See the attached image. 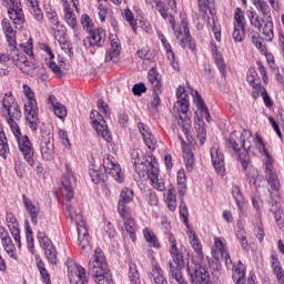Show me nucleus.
<instances>
[{
    "instance_id": "393cba45",
    "label": "nucleus",
    "mask_w": 284,
    "mask_h": 284,
    "mask_svg": "<svg viewBox=\"0 0 284 284\" xmlns=\"http://www.w3.org/2000/svg\"><path fill=\"white\" fill-rule=\"evenodd\" d=\"M211 159L213 161V168L215 169V172H217V174H224L225 155H223V152H221V149L217 146V144H214L211 148Z\"/></svg>"
},
{
    "instance_id": "6ab92c4d",
    "label": "nucleus",
    "mask_w": 284,
    "mask_h": 284,
    "mask_svg": "<svg viewBox=\"0 0 284 284\" xmlns=\"http://www.w3.org/2000/svg\"><path fill=\"white\" fill-rule=\"evenodd\" d=\"M38 241L43 248L49 263L57 265V248L54 247V244H52V241H50V237H48L44 232L39 231Z\"/></svg>"
},
{
    "instance_id": "c756f323",
    "label": "nucleus",
    "mask_w": 284,
    "mask_h": 284,
    "mask_svg": "<svg viewBox=\"0 0 284 284\" xmlns=\"http://www.w3.org/2000/svg\"><path fill=\"white\" fill-rule=\"evenodd\" d=\"M22 201H23V205L28 212V215L31 219V222L33 223V225H37L38 221H39V213L41 212V210L39 209V206L34 203H32V200L28 199V196H26V194L22 195Z\"/></svg>"
},
{
    "instance_id": "ea45409f",
    "label": "nucleus",
    "mask_w": 284,
    "mask_h": 284,
    "mask_svg": "<svg viewBox=\"0 0 284 284\" xmlns=\"http://www.w3.org/2000/svg\"><path fill=\"white\" fill-rule=\"evenodd\" d=\"M254 225V234L260 243H263V239H265V231H263V222L261 221V214L255 215L253 219Z\"/></svg>"
},
{
    "instance_id": "4be33fe9",
    "label": "nucleus",
    "mask_w": 284,
    "mask_h": 284,
    "mask_svg": "<svg viewBox=\"0 0 284 284\" xmlns=\"http://www.w3.org/2000/svg\"><path fill=\"white\" fill-rule=\"evenodd\" d=\"M148 80L151 83V88L153 89V92L155 94L153 100L151 101V105L156 108V105L161 103V99L159 98V94H161V85H162L161 75L159 74V72H156L154 68H152L151 70H149Z\"/></svg>"
},
{
    "instance_id": "13d9d810",
    "label": "nucleus",
    "mask_w": 284,
    "mask_h": 284,
    "mask_svg": "<svg viewBox=\"0 0 284 284\" xmlns=\"http://www.w3.org/2000/svg\"><path fill=\"white\" fill-rule=\"evenodd\" d=\"M195 132H196L197 141L200 142V145H203L205 143V136H207L205 126L197 124L195 126Z\"/></svg>"
},
{
    "instance_id": "dca6fc26",
    "label": "nucleus",
    "mask_w": 284,
    "mask_h": 284,
    "mask_svg": "<svg viewBox=\"0 0 284 284\" xmlns=\"http://www.w3.org/2000/svg\"><path fill=\"white\" fill-rule=\"evenodd\" d=\"M102 166L104 172L110 174V176H112L116 183H123V181H125L123 172H121V165H119L116 158L110 154L104 155Z\"/></svg>"
},
{
    "instance_id": "7ed1b4c3",
    "label": "nucleus",
    "mask_w": 284,
    "mask_h": 284,
    "mask_svg": "<svg viewBox=\"0 0 284 284\" xmlns=\"http://www.w3.org/2000/svg\"><path fill=\"white\" fill-rule=\"evenodd\" d=\"M146 3H155L156 10H159L161 17L163 19H169V23L172 27V30L174 32V37L180 41L181 48H189L194 52L196 50V44L194 43V40H192V36L190 34V28L187 27V16L185 13H180L181 18V26L176 24L174 22V18L168 13V10L163 7V2L159 0H145Z\"/></svg>"
},
{
    "instance_id": "7c9ffc66",
    "label": "nucleus",
    "mask_w": 284,
    "mask_h": 284,
    "mask_svg": "<svg viewBox=\"0 0 284 284\" xmlns=\"http://www.w3.org/2000/svg\"><path fill=\"white\" fill-rule=\"evenodd\" d=\"M123 219L124 230L130 235V239L133 243H136V222L130 214V211H126L125 215H120Z\"/></svg>"
},
{
    "instance_id": "49530a36",
    "label": "nucleus",
    "mask_w": 284,
    "mask_h": 284,
    "mask_svg": "<svg viewBox=\"0 0 284 284\" xmlns=\"http://www.w3.org/2000/svg\"><path fill=\"white\" fill-rule=\"evenodd\" d=\"M2 245L10 258H13V261H17V258H19L17 252H14V244H12V239L9 237L7 240H2Z\"/></svg>"
},
{
    "instance_id": "c03bdc74",
    "label": "nucleus",
    "mask_w": 284,
    "mask_h": 284,
    "mask_svg": "<svg viewBox=\"0 0 284 284\" xmlns=\"http://www.w3.org/2000/svg\"><path fill=\"white\" fill-rule=\"evenodd\" d=\"M151 278L155 284H168V280L163 275V270L159 265H154L151 271Z\"/></svg>"
},
{
    "instance_id": "b1692460",
    "label": "nucleus",
    "mask_w": 284,
    "mask_h": 284,
    "mask_svg": "<svg viewBox=\"0 0 284 284\" xmlns=\"http://www.w3.org/2000/svg\"><path fill=\"white\" fill-rule=\"evenodd\" d=\"M11 52L10 57L13 61V63L23 72L24 74H28L30 72V62H28V58L23 53H19V50L17 49V44L14 47H10Z\"/></svg>"
},
{
    "instance_id": "f8f14e48",
    "label": "nucleus",
    "mask_w": 284,
    "mask_h": 284,
    "mask_svg": "<svg viewBox=\"0 0 284 284\" xmlns=\"http://www.w3.org/2000/svg\"><path fill=\"white\" fill-rule=\"evenodd\" d=\"M246 14L250 19L251 26L257 28L263 34L264 41H272L274 39V22L272 18H258V13L253 10H247Z\"/></svg>"
},
{
    "instance_id": "423d86ee",
    "label": "nucleus",
    "mask_w": 284,
    "mask_h": 284,
    "mask_svg": "<svg viewBox=\"0 0 284 284\" xmlns=\"http://www.w3.org/2000/svg\"><path fill=\"white\" fill-rule=\"evenodd\" d=\"M214 244L215 250L212 252L214 258L219 261L217 252H220L227 270H232L233 272V281H235V284H245V267H243L241 261H239L237 266L234 265L232 257H230V252H227V246L223 243L221 237H215Z\"/></svg>"
},
{
    "instance_id": "f257e3e1",
    "label": "nucleus",
    "mask_w": 284,
    "mask_h": 284,
    "mask_svg": "<svg viewBox=\"0 0 284 284\" xmlns=\"http://www.w3.org/2000/svg\"><path fill=\"white\" fill-rule=\"evenodd\" d=\"M1 112L18 141L19 150L23 153L24 160L28 165L34 168V149L28 135L21 136V129H19V124H17V121L21 119V110L19 109L17 100L12 97V93L4 94Z\"/></svg>"
},
{
    "instance_id": "3c124183",
    "label": "nucleus",
    "mask_w": 284,
    "mask_h": 284,
    "mask_svg": "<svg viewBox=\"0 0 284 284\" xmlns=\"http://www.w3.org/2000/svg\"><path fill=\"white\" fill-rule=\"evenodd\" d=\"M232 38L235 43H241L245 39V27L234 26Z\"/></svg>"
},
{
    "instance_id": "e433bc0d",
    "label": "nucleus",
    "mask_w": 284,
    "mask_h": 284,
    "mask_svg": "<svg viewBox=\"0 0 284 284\" xmlns=\"http://www.w3.org/2000/svg\"><path fill=\"white\" fill-rule=\"evenodd\" d=\"M278 202L272 200L271 201V212L274 214L275 223L282 232H284V213L283 210L277 209Z\"/></svg>"
},
{
    "instance_id": "72a5a7b5",
    "label": "nucleus",
    "mask_w": 284,
    "mask_h": 284,
    "mask_svg": "<svg viewBox=\"0 0 284 284\" xmlns=\"http://www.w3.org/2000/svg\"><path fill=\"white\" fill-rule=\"evenodd\" d=\"M124 19L130 23L132 31L136 32V27L140 26L145 32H150V26H148V22L142 20H134V13L130 11V9L124 10Z\"/></svg>"
},
{
    "instance_id": "f704fd0d",
    "label": "nucleus",
    "mask_w": 284,
    "mask_h": 284,
    "mask_svg": "<svg viewBox=\"0 0 284 284\" xmlns=\"http://www.w3.org/2000/svg\"><path fill=\"white\" fill-rule=\"evenodd\" d=\"M193 101L196 103L199 110L201 111L202 116L210 123L212 121V116L210 115V110L203 102V98L199 94V91H192Z\"/></svg>"
},
{
    "instance_id": "39448f33",
    "label": "nucleus",
    "mask_w": 284,
    "mask_h": 284,
    "mask_svg": "<svg viewBox=\"0 0 284 284\" xmlns=\"http://www.w3.org/2000/svg\"><path fill=\"white\" fill-rule=\"evenodd\" d=\"M89 272L97 284L112 283V273L108 267V261L101 248H95L93 256L89 261Z\"/></svg>"
},
{
    "instance_id": "412c9836",
    "label": "nucleus",
    "mask_w": 284,
    "mask_h": 284,
    "mask_svg": "<svg viewBox=\"0 0 284 284\" xmlns=\"http://www.w3.org/2000/svg\"><path fill=\"white\" fill-rule=\"evenodd\" d=\"M11 8L8 10L9 19L13 22L16 28H21L26 23V16L21 8V0H10Z\"/></svg>"
},
{
    "instance_id": "6e6d98bb",
    "label": "nucleus",
    "mask_w": 284,
    "mask_h": 284,
    "mask_svg": "<svg viewBox=\"0 0 284 284\" xmlns=\"http://www.w3.org/2000/svg\"><path fill=\"white\" fill-rule=\"evenodd\" d=\"M232 195L235 199V203H237L239 210L243 207V194H241V189L236 185L232 187Z\"/></svg>"
},
{
    "instance_id": "ddd939ff",
    "label": "nucleus",
    "mask_w": 284,
    "mask_h": 284,
    "mask_svg": "<svg viewBox=\"0 0 284 284\" xmlns=\"http://www.w3.org/2000/svg\"><path fill=\"white\" fill-rule=\"evenodd\" d=\"M131 161L140 179H145L148 176V169L156 162V158L149 155V158L145 159L143 158V151L141 149H133L131 151Z\"/></svg>"
},
{
    "instance_id": "20e7f679",
    "label": "nucleus",
    "mask_w": 284,
    "mask_h": 284,
    "mask_svg": "<svg viewBox=\"0 0 284 284\" xmlns=\"http://www.w3.org/2000/svg\"><path fill=\"white\" fill-rule=\"evenodd\" d=\"M252 143H254V135L252 132L244 131L243 133L234 131L229 138V148H232L239 153V161L243 170L250 165V150H252Z\"/></svg>"
},
{
    "instance_id": "0e129e2a",
    "label": "nucleus",
    "mask_w": 284,
    "mask_h": 284,
    "mask_svg": "<svg viewBox=\"0 0 284 284\" xmlns=\"http://www.w3.org/2000/svg\"><path fill=\"white\" fill-rule=\"evenodd\" d=\"M98 110L104 114V116H110V106L102 99L98 100Z\"/></svg>"
},
{
    "instance_id": "0eeeda50",
    "label": "nucleus",
    "mask_w": 284,
    "mask_h": 284,
    "mask_svg": "<svg viewBox=\"0 0 284 284\" xmlns=\"http://www.w3.org/2000/svg\"><path fill=\"white\" fill-rule=\"evenodd\" d=\"M257 148L258 152L263 156L266 158L264 165H265V179L271 185L274 192H278L281 190V182L278 181V175H276V170L274 169V160L272 155L268 154L267 149H265V142H263V138L256 133L254 141L252 142Z\"/></svg>"
},
{
    "instance_id": "4c0bfd02",
    "label": "nucleus",
    "mask_w": 284,
    "mask_h": 284,
    "mask_svg": "<svg viewBox=\"0 0 284 284\" xmlns=\"http://www.w3.org/2000/svg\"><path fill=\"white\" fill-rule=\"evenodd\" d=\"M271 265H272L273 272L277 278V283L284 284L283 267H281V262L278 261V256H276V254L271 255Z\"/></svg>"
},
{
    "instance_id": "f03ea898",
    "label": "nucleus",
    "mask_w": 284,
    "mask_h": 284,
    "mask_svg": "<svg viewBox=\"0 0 284 284\" xmlns=\"http://www.w3.org/2000/svg\"><path fill=\"white\" fill-rule=\"evenodd\" d=\"M187 236L190 244L192 245L195 255L192 258L193 264L195 265L194 273H190L191 282L195 284H212L210 278V260L203 254V245L199 235L194 230L187 231Z\"/></svg>"
},
{
    "instance_id": "5fc2aeb1",
    "label": "nucleus",
    "mask_w": 284,
    "mask_h": 284,
    "mask_svg": "<svg viewBox=\"0 0 284 284\" xmlns=\"http://www.w3.org/2000/svg\"><path fill=\"white\" fill-rule=\"evenodd\" d=\"M81 26L87 32H92V29L94 28V22H92V18H90V16L82 14Z\"/></svg>"
},
{
    "instance_id": "8fccbe9b",
    "label": "nucleus",
    "mask_w": 284,
    "mask_h": 284,
    "mask_svg": "<svg viewBox=\"0 0 284 284\" xmlns=\"http://www.w3.org/2000/svg\"><path fill=\"white\" fill-rule=\"evenodd\" d=\"M235 236H236L242 250H244V252H248L250 242L247 241V235L245 234V232H243V231L235 232Z\"/></svg>"
},
{
    "instance_id": "a18cd8bd",
    "label": "nucleus",
    "mask_w": 284,
    "mask_h": 284,
    "mask_svg": "<svg viewBox=\"0 0 284 284\" xmlns=\"http://www.w3.org/2000/svg\"><path fill=\"white\" fill-rule=\"evenodd\" d=\"M183 152L185 168L187 172H192L194 170V153L187 146H183Z\"/></svg>"
},
{
    "instance_id": "5701e85b",
    "label": "nucleus",
    "mask_w": 284,
    "mask_h": 284,
    "mask_svg": "<svg viewBox=\"0 0 284 284\" xmlns=\"http://www.w3.org/2000/svg\"><path fill=\"white\" fill-rule=\"evenodd\" d=\"M145 178L151 181V185L154 190H158V192H165V181L162 178H159V163L155 162L148 169Z\"/></svg>"
},
{
    "instance_id": "69168bd1",
    "label": "nucleus",
    "mask_w": 284,
    "mask_h": 284,
    "mask_svg": "<svg viewBox=\"0 0 284 284\" xmlns=\"http://www.w3.org/2000/svg\"><path fill=\"white\" fill-rule=\"evenodd\" d=\"M252 88H253V90H252L253 99H258V97H263V92H266L265 88H263V85H261V84H255Z\"/></svg>"
},
{
    "instance_id": "a878e982",
    "label": "nucleus",
    "mask_w": 284,
    "mask_h": 284,
    "mask_svg": "<svg viewBox=\"0 0 284 284\" xmlns=\"http://www.w3.org/2000/svg\"><path fill=\"white\" fill-rule=\"evenodd\" d=\"M109 41L111 50L106 52L104 61L105 63H110V61L116 63L119 61V54H121V42L115 34H110Z\"/></svg>"
},
{
    "instance_id": "1a4fd4ad",
    "label": "nucleus",
    "mask_w": 284,
    "mask_h": 284,
    "mask_svg": "<svg viewBox=\"0 0 284 284\" xmlns=\"http://www.w3.org/2000/svg\"><path fill=\"white\" fill-rule=\"evenodd\" d=\"M176 98L178 101L174 104V110H176L179 116L178 124L180 128H182V132L187 136V130L190 129V123L192 121L190 120V115L187 112H190V100H187V93L185 92V87H179L176 89Z\"/></svg>"
},
{
    "instance_id": "774afa93",
    "label": "nucleus",
    "mask_w": 284,
    "mask_h": 284,
    "mask_svg": "<svg viewBox=\"0 0 284 284\" xmlns=\"http://www.w3.org/2000/svg\"><path fill=\"white\" fill-rule=\"evenodd\" d=\"M180 215L182 216L185 225H187V205H185L183 202L180 204Z\"/></svg>"
},
{
    "instance_id": "bf43d9fd",
    "label": "nucleus",
    "mask_w": 284,
    "mask_h": 284,
    "mask_svg": "<svg viewBox=\"0 0 284 284\" xmlns=\"http://www.w3.org/2000/svg\"><path fill=\"white\" fill-rule=\"evenodd\" d=\"M253 45L260 50L262 54H267V47L263 43V39L258 37H253L252 39Z\"/></svg>"
},
{
    "instance_id": "680f3d73",
    "label": "nucleus",
    "mask_w": 284,
    "mask_h": 284,
    "mask_svg": "<svg viewBox=\"0 0 284 284\" xmlns=\"http://www.w3.org/2000/svg\"><path fill=\"white\" fill-rule=\"evenodd\" d=\"M31 14L33 17V19H36V21H38V23H43V11L41 10V8L38 7H31Z\"/></svg>"
},
{
    "instance_id": "603ef678",
    "label": "nucleus",
    "mask_w": 284,
    "mask_h": 284,
    "mask_svg": "<svg viewBox=\"0 0 284 284\" xmlns=\"http://www.w3.org/2000/svg\"><path fill=\"white\" fill-rule=\"evenodd\" d=\"M211 45H212V53L215 59V63H216L220 72H223V70H225V64L223 63V57H221V54H219V51L216 50V45H214V42H211Z\"/></svg>"
},
{
    "instance_id": "9d476101",
    "label": "nucleus",
    "mask_w": 284,
    "mask_h": 284,
    "mask_svg": "<svg viewBox=\"0 0 284 284\" xmlns=\"http://www.w3.org/2000/svg\"><path fill=\"white\" fill-rule=\"evenodd\" d=\"M169 241L171 243L170 254L173 261L169 262V270L171 272V276L179 284H187V282H185V280L183 278V274L181 273V270H183L185 265L183 253L179 251V247L176 246V240L174 239V236H172V234L169 235Z\"/></svg>"
},
{
    "instance_id": "bb28decb",
    "label": "nucleus",
    "mask_w": 284,
    "mask_h": 284,
    "mask_svg": "<svg viewBox=\"0 0 284 284\" xmlns=\"http://www.w3.org/2000/svg\"><path fill=\"white\" fill-rule=\"evenodd\" d=\"M134 200V191L124 187L121 191L120 194V200L118 202V211L120 216H125V214H128V212H130V209H128V203H132V201Z\"/></svg>"
},
{
    "instance_id": "473e14b6",
    "label": "nucleus",
    "mask_w": 284,
    "mask_h": 284,
    "mask_svg": "<svg viewBox=\"0 0 284 284\" xmlns=\"http://www.w3.org/2000/svg\"><path fill=\"white\" fill-rule=\"evenodd\" d=\"M43 50L47 51V54H49V60H45V63L48 68L51 69L53 74L57 77V79H61L63 77V71H61V67H59L52 59H54V53L52 52V49L48 44H42Z\"/></svg>"
},
{
    "instance_id": "e2e57ef3",
    "label": "nucleus",
    "mask_w": 284,
    "mask_h": 284,
    "mask_svg": "<svg viewBox=\"0 0 284 284\" xmlns=\"http://www.w3.org/2000/svg\"><path fill=\"white\" fill-rule=\"evenodd\" d=\"M143 140L149 150H156V138H154L152 133H149V135Z\"/></svg>"
},
{
    "instance_id": "338daca9",
    "label": "nucleus",
    "mask_w": 284,
    "mask_h": 284,
    "mask_svg": "<svg viewBox=\"0 0 284 284\" xmlns=\"http://www.w3.org/2000/svg\"><path fill=\"white\" fill-rule=\"evenodd\" d=\"M166 57H168L169 61L171 62V65H172L173 70H179V62H176L174 60L175 55H174V51H172V49L166 51Z\"/></svg>"
},
{
    "instance_id": "4468645a",
    "label": "nucleus",
    "mask_w": 284,
    "mask_h": 284,
    "mask_svg": "<svg viewBox=\"0 0 284 284\" xmlns=\"http://www.w3.org/2000/svg\"><path fill=\"white\" fill-rule=\"evenodd\" d=\"M38 143L43 161H52L54 159V134L50 131H42Z\"/></svg>"
},
{
    "instance_id": "9b49d317",
    "label": "nucleus",
    "mask_w": 284,
    "mask_h": 284,
    "mask_svg": "<svg viewBox=\"0 0 284 284\" xmlns=\"http://www.w3.org/2000/svg\"><path fill=\"white\" fill-rule=\"evenodd\" d=\"M23 92L28 99L24 104L27 125H29L32 132H37L39 130V106H37V99H34V92L28 84H23Z\"/></svg>"
},
{
    "instance_id": "de8ad7c7",
    "label": "nucleus",
    "mask_w": 284,
    "mask_h": 284,
    "mask_svg": "<svg viewBox=\"0 0 284 284\" xmlns=\"http://www.w3.org/2000/svg\"><path fill=\"white\" fill-rule=\"evenodd\" d=\"M234 26L236 28H245V13L241 8H236L234 12Z\"/></svg>"
},
{
    "instance_id": "4d7b16f0",
    "label": "nucleus",
    "mask_w": 284,
    "mask_h": 284,
    "mask_svg": "<svg viewBox=\"0 0 284 284\" xmlns=\"http://www.w3.org/2000/svg\"><path fill=\"white\" fill-rule=\"evenodd\" d=\"M246 79H247V83H250V85L252 87L261 84V80L258 79V73H256V71H254L253 69L248 70Z\"/></svg>"
},
{
    "instance_id": "2eb2a0df",
    "label": "nucleus",
    "mask_w": 284,
    "mask_h": 284,
    "mask_svg": "<svg viewBox=\"0 0 284 284\" xmlns=\"http://www.w3.org/2000/svg\"><path fill=\"white\" fill-rule=\"evenodd\" d=\"M90 121L98 136H101L103 141H106V143H110L112 141V134H110V130L108 129V123L105 122V118L101 113H99V111L92 110L90 113Z\"/></svg>"
},
{
    "instance_id": "79ce46f5",
    "label": "nucleus",
    "mask_w": 284,
    "mask_h": 284,
    "mask_svg": "<svg viewBox=\"0 0 284 284\" xmlns=\"http://www.w3.org/2000/svg\"><path fill=\"white\" fill-rule=\"evenodd\" d=\"M9 153L10 146L8 145V139L6 138L3 128L0 124V156H2V159H8Z\"/></svg>"
},
{
    "instance_id": "f3484780",
    "label": "nucleus",
    "mask_w": 284,
    "mask_h": 284,
    "mask_svg": "<svg viewBox=\"0 0 284 284\" xmlns=\"http://www.w3.org/2000/svg\"><path fill=\"white\" fill-rule=\"evenodd\" d=\"M77 183V176H74V172H72V169H70V165H65V173L63 174L61 179V185H62V196L63 199H67V201H70V199L74 197V184Z\"/></svg>"
},
{
    "instance_id": "58836bf2",
    "label": "nucleus",
    "mask_w": 284,
    "mask_h": 284,
    "mask_svg": "<svg viewBox=\"0 0 284 284\" xmlns=\"http://www.w3.org/2000/svg\"><path fill=\"white\" fill-rule=\"evenodd\" d=\"M253 6H255L256 10L263 14L262 19H271L272 11L270 9V4L265 0H253Z\"/></svg>"
},
{
    "instance_id": "a19ab883",
    "label": "nucleus",
    "mask_w": 284,
    "mask_h": 284,
    "mask_svg": "<svg viewBox=\"0 0 284 284\" xmlns=\"http://www.w3.org/2000/svg\"><path fill=\"white\" fill-rule=\"evenodd\" d=\"M178 186L180 196H184L187 190V176L185 175V170L183 169L178 171Z\"/></svg>"
},
{
    "instance_id": "c9c22d12",
    "label": "nucleus",
    "mask_w": 284,
    "mask_h": 284,
    "mask_svg": "<svg viewBox=\"0 0 284 284\" xmlns=\"http://www.w3.org/2000/svg\"><path fill=\"white\" fill-rule=\"evenodd\" d=\"M49 103L58 119H65L68 116V109H65V105L59 103L54 95L49 97Z\"/></svg>"
},
{
    "instance_id": "cd10ccee",
    "label": "nucleus",
    "mask_w": 284,
    "mask_h": 284,
    "mask_svg": "<svg viewBox=\"0 0 284 284\" xmlns=\"http://www.w3.org/2000/svg\"><path fill=\"white\" fill-rule=\"evenodd\" d=\"M64 8V19L72 28V30H77V14H74V10L72 8H77V0H62Z\"/></svg>"
},
{
    "instance_id": "864d4df0",
    "label": "nucleus",
    "mask_w": 284,
    "mask_h": 284,
    "mask_svg": "<svg viewBox=\"0 0 284 284\" xmlns=\"http://www.w3.org/2000/svg\"><path fill=\"white\" fill-rule=\"evenodd\" d=\"M47 19L51 23V28L53 32L59 31V16H57V12L51 11L47 13Z\"/></svg>"
},
{
    "instance_id": "6e6552de",
    "label": "nucleus",
    "mask_w": 284,
    "mask_h": 284,
    "mask_svg": "<svg viewBox=\"0 0 284 284\" xmlns=\"http://www.w3.org/2000/svg\"><path fill=\"white\" fill-rule=\"evenodd\" d=\"M65 214L71 221L77 223L78 227V239L80 241L81 250H92L90 246V234L88 233V227L85 226V221H83V215H81V207L77 204H64Z\"/></svg>"
},
{
    "instance_id": "37998d69",
    "label": "nucleus",
    "mask_w": 284,
    "mask_h": 284,
    "mask_svg": "<svg viewBox=\"0 0 284 284\" xmlns=\"http://www.w3.org/2000/svg\"><path fill=\"white\" fill-rule=\"evenodd\" d=\"M143 236L146 243H149L150 247H156V248L161 247V243H159V239H156V235L154 234V232H152V230H150V227H145L143 230Z\"/></svg>"
},
{
    "instance_id": "a211bd4d",
    "label": "nucleus",
    "mask_w": 284,
    "mask_h": 284,
    "mask_svg": "<svg viewBox=\"0 0 284 284\" xmlns=\"http://www.w3.org/2000/svg\"><path fill=\"white\" fill-rule=\"evenodd\" d=\"M105 30L102 28L91 30L89 31V36L83 39L84 48H103L105 45Z\"/></svg>"
},
{
    "instance_id": "aec40b11",
    "label": "nucleus",
    "mask_w": 284,
    "mask_h": 284,
    "mask_svg": "<svg viewBox=\"0 0 284 284\" xmlns=\"http://www.w3.org/2000/svg\"><path fill=\"white\" fill-rule=\"evenodd\" d=\"M69 281L71 284H85L88 283V277L85 276V268L77 263L70 261L67 263Z\"/></svg>"
},
{
    "instance_id": "2f4dec72",
    "label": "nucleus",
    "mask_w": 284,
    "mask_h": 284,
    "mask_svg": "<svg viewBox=\"0 0 284 284\" xmlns=\"http://www.w3.org/2000/svg\"><path fill=\"white\" fill-rule=\"evenodd\" d=\"M2 30L7 37V41L10 48H14L17 45V31L12 28V23L8 18H4L1 22Z\"/></svg>"
},
{
    "instance_id": "c85d7f7f",
    "label": "nucleus",
    "mask_w": 284,
    "mask_h": 284,
    "mask_svg": "<svg viewBox=\"0 0 284 284\" xmlns=\"http://www.w3.org/2000/svg\"><path fill=\"white\" fill-rule=\"evenodd\" d=\"M7 225L16 243H18V247H21V231L19 230V222H17L14 214L7 213Z\"/></svg>"
},
{
    "instance_id": "09e8293b",
    "label": "nucleus",
    "mask_w": 284,
    "mask_h": 284,
    "mask_svg": "<svg viewBox=\"0 0 284 284\" xmlns=\"http://www.w3.org/2000/svg\"><path fill=\"white\" fill-rule=\"evenodd\" d=\"M129 278L132 284H141V277L139 271L136 270V264L131 263L129 265Z\"/></svg>"
},
{
    "instance_id": "052dcab7",
    "label": "nucleus",
    "mask_w": 284,
    "mask_h": 284,
    "mask_svg": "<svg viewBox=\"0 0 284 284\" xmlns=\"http://www.w3.org/2000/svg\"><path fill=\"white\" fill-rule=\"evenodd\" d=\"M213 3H214V0H197L200 12L207 14V10H210V8H212Z\"/></svg>"
}]
</instances>
